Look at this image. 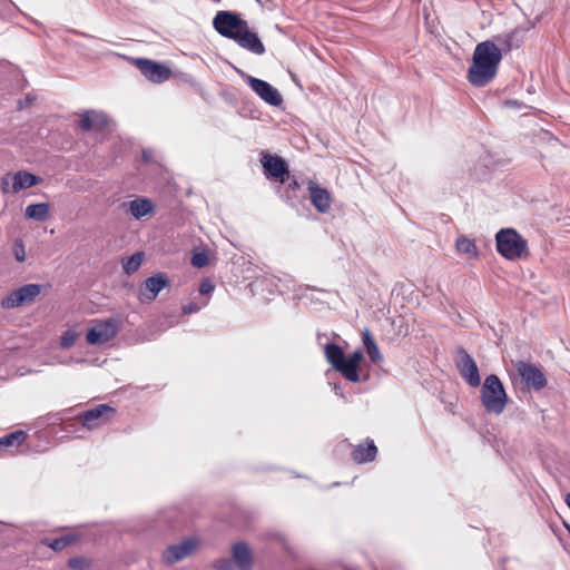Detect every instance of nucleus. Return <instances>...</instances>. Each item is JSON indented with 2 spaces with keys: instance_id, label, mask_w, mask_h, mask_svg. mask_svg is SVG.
Masks as SVG:
<instances>
[{
  "instance_id": "21",
  "label": "nucleus",
  "mask_w": 570,
  "mask_h": 570,
  "mask_svg": "<svg viewBox=\"0 0 570 570\" xmlns=\"http://www.w3.org/2000/svg\"><path fill=\"white\" fill-rule=\"evenodd\" d=\"M363 358L361 351H355L347 358L345 357L342 375L350 382L356 383L360 381L357 372L360 362Z\"/></svg>"
},
{
  "instance_id": "42",
  "label": "nucleus",
  "mask_w": 570,
  "mask_h": 570,
  "mask_svg": "<svg viewBox=\"0 0 570 570\" xmlns=\"http://www.w3.org/2000/svg\"><path fill=\"white\" fill-rule=\"evenodd\" d=\"M8 179H9V176H8V175H7V176H4V177L2 178V183H3V185H7V184H8Z\"/></svg>"
},
{
  "instance_id": "30",
  "label": "nucleus",
  "mask_w": 570,
  "mask_h": 570,
  "mask_svg": "<svg viewBox=\"0 0 570 570\" xmlns=\"http://www.w3.org/2000/svg\"><path fill=\"white\" fill-rule=\"evenodd\" d=\"M142 259H144V254L141 252H137V253L132 254L131 256H129L128 258L122 261L124 272L127 275L135 273L140 267Z\"/></svg>"
},
{
  "instance_id": "31",
  "label": "nucleus",
  "mask_w": 570,
  "mask_h": 570,
  "mask_svg": "<svg viewBox=\"0 0 570 570\" xmlns=\"http://www.w3.org/2000/svg\"><path fill=\"white\" fill-rule=\"evenodd\" d=\"M79 334L73 330H67L62 333L60 337V346L62 348H70L75 345Z\"/></svg>"
},
{
  "instance_id": "6",
  "label": "nucleus",
  "mask_w": 570,
  "mask_h": 570,
  "mask_svg": "<svg viewBox=\"0 0 570 570\" xmlns=\"http://www.w3.org/2000/svg\"><path fill=\"white\" fill-rule=\"evenodd\" d=\"M119 331V322L114 318L96 321L88 330L86 340L90 345H100L112 340Z\"/></svg>"
},
{
  "instance_id": "33",
  "label": "nucleus",
  "mask_w": 570,
  "mask_h": 570,
  "mask_svg": "<svg viewBox=\"0 0 570 570\" xmlns=\"http://www.w3.org/2000/svg\"><path fill=\"white\" fill-rule=\"evenodd\" d=\"M13 255H14V258L20 263L24 262V259H26L24 245H23L22 239H20V238L16 239V242L13 244Z\"/></svg>"
},
{
  "instance_id": "20",
  "label": "nucleus",
  "mask_w": 570,
  "mask_h": 570,
  "mask_svg": "<svg viewBox=\"0 0 570 570\" xmlns=\"http://www.w3.org/2000/svg\"><path fill=\"white\" fill-rule=\"evenodd\" d=\"M235 562L240 570H252L253 558L249 548L244 542H237L232 548Z\"/></svg>"
},
{
  "instance_id": "7",
  "label": "nucleus",
  "mask_w": 570,
  "mask_h": 570,
  "mask_svg": "<svg viewBox=\"0 0 570 570\" xmlns=\"http://www.w3.org/2000/svg\"><path fill=\"white\" fill-rule=\"evenodd\" d=\"M237 72L246 80L249 87L257 96L271 106L278 107L283 104V97L279 91L265 80L246 75L237 69Z\"/></svg>"
},
{
  "instance_id": "23",
  "label": "nucleus",
  "mask_w": 570,
  "mask_h": 570,
  "mask_svg": "<svg viewBox=\"0 0 570 570\" xmlns=\"http://www.w3.org/2000/svg\"><path fill=\"white\" fill-rule=\"evenodd\" d=\"M324 354L326 361L340 373H343V366L345 361V355L343 350L334 343L324 344Z\"/></svg>"
},
{
  "instance_id": "8",
  "label": "nucleus",
  "mask_w": 570,
  "mask_h": 570,
  "mask_svg": "<svg viewBox=\"0 0 570 570\" xmlns=\"http://www.w3.org/2000/svg\"><path fill=\"white\" fill-rule=\"evenodd\" d=\"M134 63L141 75L154 83H163L171 77V70L165 63L146 58H137Z\"/></svg>"
},
{
  "instance_id": "9",
  "label": "nucleus",
  "mask_w": 570,
  "mask_h": 570,
  "mask_svg": "<svg viewBox=\"0 0 570 570\" xmlns=\"http://www.w3.org/2000/svg\"><path fill=\"white\" fill-rule=\"evenodd\" d=\"M514 367L522 382L530 389L540 391L546 387L548 381L541 367L524 361H518Z\"/></svg>"
},
{
  "instance_id": "25",
  "label": "nucleus",
  "mask_w": 570,
  "mask_h": 570,
  "mask_svg": "<svg viewBox=\"0 0 570 570\" xmlns=\"http://www.w3.org/2000/svg\"><path fill=\"white\" fill-rule=\"evenodd\" d=\"M106 124L107 121L105 115L96 111H86L80 119V128L83 131L101 129L106 126Z\"/></svg>"
},
{
  "instance_id": "11",
  "label": "nucleus",
  "mask_w": 570,
  "mask_h": 570,
  "mask_svg": "<svg viewBox=\"0 0 570 570\" xmlns=\"http://www.w3.org/2000/svg\"><path fill=\"white\" fill-rule=\"evenodd\" d=\"M115 414V409L107 404H98L79 415L82 426L88 430L100 428L108 423L109 416Z\"/></svg>"
},
{
  "instance_id": "18",
  "label": "nucleus",
  "mask_w": 570,
  "mask_h": 570,
  "mask_svg": "<svg viewBox=\"0 0 570 570\" xmlns=\"http://www.w3.org/2000/svg\"><path fill=\"white\" fill-rule=\"evenodd\" d=\"M122 207L136 219L145 217L154 210L153 202L145 197H138L128 203H124Z\"/></svg>"
},
{
  "instance_id": "14",
  "label": "nucleus",
  "mask_w": 570,
  "mask_h": 570,
  "mask_svg": "<svg viewBox=\"0 0 570 570\" xmlns=\"http://www.w3.org/2000/svg\"><path fill=\"white\" fill-rule=\"evenodd\" d=\"M168 285V279L164 274H157L148 277L139 288V301L141 303L153 302L159 292Z\"/></svg>"
},
{
  "instance_id": "3",
  "label": "nucleus",
  "mask_w": 570,
  "mask_h": 570,
  "mask_svg": "<svg viewBox=\"0 0 570 570\" xmlns=\"http://www.w3.org/2000/svg\"><path fill=\"white\" fill-rule=\"evenodd\" d=\"M508 396L503 384L495 374L485 377L481 387V403L487 413L499 415L507 405Z\"/></svg>"
},
{
  "instance_id": "43",
  "label": "nucleus",
  "mask_w": 570,
  "mask_h": 570,
  "mask_svg": "<svg viewBox=\"0 0 570 570\" xmlns=\"http://www.w3.org/2000/svg\"><path fill=\"white\" fill-rule=\"evenodd\" d=\"M318 343L322 344V335L317 336Z\"/></svg>"
},
{
  "instance_id": "22",
  "label": "nucleus",
  "mask_w": 570,
  "mask_h": 570,
  "mask_svg": "<svg viewBox=\"0 0 570 570\" xmlns=\"http://www.w3.org/2000/svg\"><path fill=\"white\" fill-rule=\"evenodd\" d=\"M27 432L17 430L0 438V451L13 453L26 440Z\"/></svg>"
},
{
  "instance_id": "26",
  "label": "nucleus",
  "mask_w": 570,
  "mask_h": 570,
  "mask_svg": "<svg viewBox=\"0 0 570 570\" xmlns=\"http://www.w3.org/2000/svg\"><path fill=\"white\" fill-rule=\"evenodd\" d=\"M363 346L371 361L375 364L382 362L383 356L379 350L377 344L374 341L373 335L368 330H364L362 333Z\"/></svg>"
},
{
  "instance_id": "38",
  "label": "nucleus",
  "mask_w": 570,
  "mask_h": 570,
  "mask_svg": "<svg viewBox=\"0 0 570 570\" xmlns=\"http://www.w3.org/2000/svg\"><path fill=\"white\" fill-rule=\"evenodd\" d=\"M214 291V285L210 281L206 279L202 282L199 286V293L203 295L210 294Z\"/></svg>"
},
{
  "instance_id": "29",
  "label": "nucleus",
  "mask_w": 570,
  "mask_h": 570,
  "mask_svg": "<svg viewBox=\"0 0 570 570\" xmlns=\"http://www.w3.org/2000/svg\"><path fill=\"white\" fill-rule=\"evenodd\" d=\"M76 541V537L71 534L62 535L56 539H43L42 544L51 548L53 551H62L65 548Z\"/></svg>"
},
{
  "instance_id": "2",
  "label": "nucleus",
  "mask_w": 570,
  "mask_h": 570,
  "mask_svg": "<svg viewBox=\"0 0 570 570\" xmlns=\"http://www.w3.org/2000/svg\"><path fill=\"white\" fill-rule=\"evenodd\" d=\"M498 253L509 261H517L528 256L527 239L513 228L500 229L495 235Z\"/></svg>"
},
{
  "instance_id": "24",
  "label": "nucleus",
  "mask_w": 570,
  "mask_h": 570,
  "mask_svg": "<svg viewBox=\"0 0 570 570\" xmlns=\"http://www.w3.org/2000/svg\"><path fill=\"white\" fill-rule=\"evenodd\" d=\"M377 454V448L373 440H367L366 444H358L352 452V458L357 463L373 461Z\"/></svg>"
},
{
  "instance_id": "1",
  "label": "nucleus",
  "mask_w": 570,
  "mask_h": 570,
  "mask_svg": "<svg viewBox=\"0 0 570 570\" xmlns=\"http://www.w3.org/2000/svg\"><path fill=\"white\" fill-rule=\"evenodd\" d=\"M502 60L501 49L491 40L475 46L472 63L468 70V80L474 87H484L497 76Z\"/></svg>"
},
{
  "instance_id": "16",
  "label": "nucleus",
  "mask_w": 570,
  "mask_h": 570,
  "mask_svg": "<svg viewBox=\"0 0 570 570\" xmlns=\"http://www.w3.org/2000/svg\"><path fill=\"white\" fill-rule=\"evenodd\" d=\"M309 199L320 213H326L331 207V195L326 188L314 181L308 183Z\"/></svg>"
},
{
  "instance_id": "41",
  "label": "nucleus",
  "mask_w": 570,
  "mask_h": 570,
  "mask_svg": "<svg viewBox=\"0 0 570 570\" xmlns=\"http://www.w3.org/2000/svg\"><path fill=\"white\" fill-rule=\"evenodd\" d=\"M564 502H566L567 507L570 509V492L566 494Z\"/></svg>"
},
{
  "instance_id": "36",
  "label": "nucleus",
  "mask_w": 570,
  "mask_h": 570,
  "mask_svg": "<svg viewBox=\"0 0 570 570\" xmlns=\"http://www.w3.org/2000/svg\"><path fill=\"white\" fill-rule=\"evenodd\" d=\"M206 305H207V301H204L202 304H197V303L191 302V303H188V304L183 306V313L184 314L197 313L198 311H200Z\"/></svg>"
},
{
  "instance_id": "35",
  "label": "nucleus",
  "mask_w": 570,
  "mask_h": 570,
  "mask_svg": "<svg viewBox=\"0 0 570 570\" xmlns=\"http://www.w3.org/2000/svg\"><path fill=\"white\" fill-rule=\"evenodd\" d=\"M191 264L195 267L202 268L208 264V256L206 253H196L191 257Z\"/></svg>"
},
{
  "instance_id": "32",
  "label": "nucleus",
  "mask_w": 570,
  "mask_h": 570,
  "mask_svg": "<svg viewBox=\"0 0 570 570\" xmlns=\"http://www.w3.org/2000/svg\"><path fill=\"white\" fill-rule=\"evenodd\" d=\"M68 566L73 570H85L89 567V562L86 558L75 557L68 560Z\"/></svg>"
},
{
  "instance_id": "37",
  "label": "nucleus",
  "mask_w": 570,
  "mask_h": 570,
  "mask_svg": "<svg viewBox=\"0 0 570 570\" xmlns=\"http://www.w3.org/2000/svg\"><path fill=\"white\" fill-rule=\"evenodd\" d=\"M215 570H233V562L229 559H219L214 563Z\"/></svg>"
},
{
  "instance_id": "28",
  "label": "nucleus",
  "mask_w": 570,
  "mask_h": 570,
  "mask_svg": "<svg viewBox=\"0 0 570 570\" xmlns=\"http://www.w3.org/2000/svg\"><path fill=\"white\" fill-rule=\"evenodd\" d=\"M455 248L458 253L464 254L468 256V258H475L478 257V248L474 244V242L466 236H460L458 237L455 242Z\"/></svg>"
},
{
  "instance_id": "27",
  "label": "nucleus",
  "mask_w": 570,
  "mask_h": 570,
  "mask_svg": "<svg viewBox=\"0 0 570 570\" xmlns=\"http://www.w3.org/2000/svg\"><path fill=\"white\" fill-rule=\"evenodd\" d=\"M50 206L48 203H38L27 206L24 215L29 219L43 222L49 217Z\"/></svg>"
},
{
  "instance_id": "5",
  "label": "nucleus",
  "mask_w": 570,
  "mask_h": 570,
  "mask_svg": "<svg viewBox=\"0 0 570 570\" xmlns=\"http://www.w3.org/2000/svg\"><path fill=\"white\" fill-rule=\"evenodd\" d=\"M247 21L232 11H218L213 20L215 30L225 38L235 40L246 28Z\"/></svg>"
},
{
  "instance_id": "4",
  "label": "nucleus",
  "mask_w": 570,
  "mask_h": 570,
  "mask_svg": "<svg viewBox=\"0 0 570 570\" xmlns=\"http://www.w3.org/2000/svg\"><path fill=\"white\" fill-rule=\"evenodd\" d=\"M42 286L40 284H26L6 295L0 306L3 309H13L22 305L32 304L36 298L40 295Z\"/></svg>"
},
{
  "instance_id": "10",
  "label": "nucleus",
  "mask_w": 570,
  "mask_h": 570,
  "mask_svg": "<svg viewBox=\"0 0 570 570\" xmlns=\"http://www.w3.org/2000/svg\"><path fill=\"white\" fill-rule=\"evenodd\" d=\"M456 367L464 381L472 387L481 383L479 368L471 355L462 347L456 351Z\"/></svg>"
},
{
  "instance_id": "19",
  "label": "nucleus",
  "mask_w": 570,
  "mask_h": 570,
  "mask_svg": "<svg viewBox=\"0 0 570 570\" xmlns=\"http://www.w3.org/2000/svg\"><path fill=\"white\" fill-rule=\"evenodd\" d=\"M10 178L12 180V193L36 186L42 180L41 177L23 170L17 171Z\"/></svg>"
},
{
  "instance_id": "12",
  "label": "nucleus",
  "mask_w": 570,
  "mask_h": 570,
  "mask_svg": "<svg viewBox=\"0 0 570 570\" xmlns=\"http://www.w3.org/2000/svg\"><path fill=\"white\" fill-rule=\"evenodd\" d=\"M198 540L196 538H188L184 541L169 546L163 552V560L167 564H174L188 556H190L197 548Z\"/></svg>"
},
{
  "instance_id": "15",
  "label": "nucleus",
  "mask_w": 570,
  "mask_h": 570,
  "mask_svg": "<svg viewBox=\"0 0 570 570\" xmlns=\"http://www.w3.org/2000/svg\"><path fill=\"white\" fill-rule=\"evenodd\" d=\"M240 48L254 53V55H263L265 52V47L261 41L258 35L250 30L248 23L246 28L242 30V32L234 40Z\"/></svg>"
},
{
  "instance_id": "40",
  "label": "nucleus",
  "mask_w": 570,
  "mask_h": 570,
  "mask_svg": "<svg viewBox=\"0 0 570 570\" xmlns=\"http://www.w3.org/2000/svg\"><path fill=\"white\" fill-rule=\"evenodd\" d=\"M334 391H335V394H336L337 396H340V397H344V393H343V391H342V389H341V386H340V385L335 384V385H334Z\"/></svg>"
},
{
  "instance_id": "17",
  "label": "nucleus",
  "mask_w": 570,
  "mask_h": 570,
  "mask_svg": "<svg viewBox=\"0 0 570 570\" xmlns=\"http://www.w3.org/2000/svg\"><path fill=\"white\" fill-rule=\"evenodd\" d=\"M533 27H534V23H531L527 28L517 27L515 29H513L512 31H510L508 33L498 36L495 38V40L500 45H502L507 51H510L513 48H519L523 43V41L525 39V33Z\"/></svg>"
},
{
  "instance_id": "39",
  "label": "nucleus",
  "mask_w": 570,
  "mask_h": 570,
  "mask_svg": "<svg viewBox=\"0 0 570 570\" xmlns=\"http://www.w3.org/2000/svg\"><path fill=\"white\" fill-rule=\"evenodd\" d=\"M14 7L13 2L10 0H0V16L9 12Z\"/></svg>"
},
{
  "instance_id": "34",
  "label": "nucleus",
  "mask_w": 570,
  "mask_h": 570,
  "mask_svg": "<svg viewBox=\"0 0 570 570\" xmlns=\"http://www.w3.org/2000/svg\"><path fill=\"white\" fill-rule=\"evenodd\" d=\"M284 184L286 185L285 198L288 202V200L292 199V196L289 195V191H295L299 187V184L297 181V178L295 176L291 175L289 171H288V179Z\"/></svg>"
},
{
  "instance_id": "13",
  "label": "nucleus",
  "mask_w": 570,
  "mask_h": 570,
  "mask_svg": "<svg viewBox=\"0 0 570 570\" xmlns=\"http://www.w3.org/2000/svg\"><path fill=\"white\" fill-rule=\"evenodd\" d=\"M262 165L267 178H273L281 184L286 183L288 179L289 170L282 157L264 154L262 158Z\"/></svg>"
}]
</instances>
